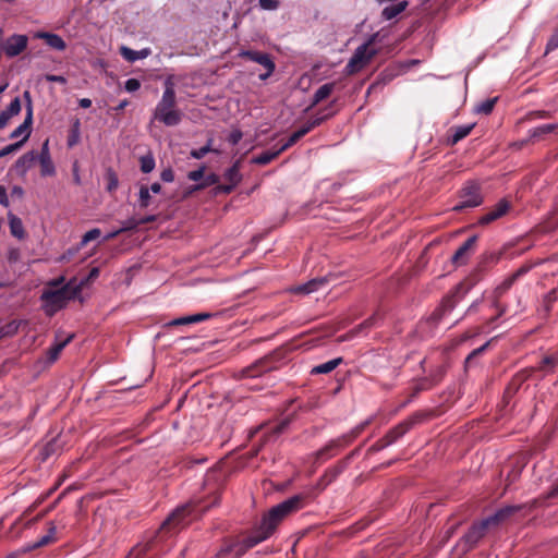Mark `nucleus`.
I'll return each instance as SVG.
<instances>
[{
	"label": "nucleus",
	"instance_id": "c9c22d12",
	"mask_svg": "<svg viewBox=\"0 0 558 558\" xmlns=\"http://www.w3.org/2000/svg\"><path fill=\"white\" fill-rule=\"evenodd\" d=\"M267 372V368L263 366V363H255L246 368L241 371V377L245 378H255L260 376L263 373Z\"/></svg>",
	"mask_w": 558,
	"mask_h": 558
},
{
	"label": "nucleus",
	"instance_id": "052dcab7",
	"mask_svg": "<svg viewBox=\"0 0 558 558\" xmlns=\"http://www.w3.org/2000/svg\"><path fill=\"white\" fill-rule=\"evenodd\" d=\"M359 335L360 333L357 332L356 328L354 327L351 330H349L348 332H345L344 335L340 336L338 338V341L339 342L349 341V340H352L353 338H355Z\"/></svg>",
	"mask_w": 558,
	"mask_h": 558
},
{
	"label": "nucleus",
	"instance_id": "f3484780",
	"mask_svg": "<svg viewBox=\"0 0 558 558\" xmlns=\"http://www.w3.org/2000/svg\"><path fill=\"white\" fill-rule=\"evenodd\" d=\"M476 241L477 235H472L469 239H466L452 255L451 263L456 266L465 265L470 259L471 252L473 251Z\"/></svg>",
	"mask_w": 558,
	"mask_h": 558
},
{
	"label": "nucleus",
	"instance_id": "79ce46f5",
	"mask_svg": "<svg viewBox=\"0 0 558 558\" xmlns=\"http://www.w3.org/2000/svg\"><path fill=\"white\" fill-rule=\"evenodd\" d=\"M106 179H107V191L108 192L116 191L119 185V179H118L117 173L111 168H109L107 170Z\"/></svg>",
	"mask_w": 558,
	"mask_h": 558
},
{
	"label": "nucleus",
	"instance_id": "7c9ffc66",
	"mask_svg": "<svg viewBox=\"0 0 558 558\" xmlns=\"http://www.w3.org/2000/svg\"><path fill=\"white\" fill-rule=\"evenodd\" d=\"M474 126L475 123L451 126L449 130L451 134L448 135L446 140H463L471 133Z\"/></svg>",
	"mask_w": 558,
	"mask_h": 558
},
{
	"label": "nucleus",
	"instance_id": "f8f14e48",
	"mask_svg": "<svg viewBox=\"0 0 558 558\" xmlns=\"http://www.w3.org/2000/svg\"><path fill=\"white\" fill-rule=\"evenodd\" d=\"M223 179L227 181L226 184H218L214 187V194H230L241 182L242 174L240 172V160L233 162L231 167H229L223 172Z\"/></svg>",
	"mask_w": 558,
	"mask_h": 558
},
{
	"label": "nucleus",
	"instance_id": "dca6fc26",
	"mask_svg": "<svg viewBox=\"0 0 558 558\" xmlns=\"http://www.w3.org/2000/svg\"><path fill=\"white\" fill-rule=\"evenodd\" d=\"M510 207H511V205H510L509 201H507L506 198L499 199L498 203L487 214H485L478 218L476 225L477 226L489 225L490 222L505 216L509 211Z\"/></svg>",
	"mask_w": 558,
	"mask_h": 558
},
{
	"label": "nucleus",
	"instance_id": "0e129e2a",
	"mask_svg": "<svg viewBox=\"0 0 558 558\" xmlns=\"http://www.w3.org/2000/svg\"><path fill=\"white\" fill-rule=\"evenodd\" d=\"M489 343H490V342H489V341H487V342H485L483 345H481L480 348H477V349L473 350V351L469 354V356H468V359H466V360L469 361V360L473 359L474 356H476V355H478V354H482V353H483V352L488 348Z\"/></svg>",
	"mask_w": 558,
	"mask_h": 558
},
{
	"label": "nucleus",
	"instance_id": "a878e982",
	"mask_svg": "<svg viewBox=\"0 0 558 558\" xmlns=\"http://www.w3.org/2000/svg\"><path fill=\"white\" fill-rule=\"evenodd\" d=\"M62 451V444L59 437L51 438L40 450L41 460L46 461L50 457Z\"/></svg>",
	"mask_w": 558,
	"mask_h": 558
},
{
	"label": "nucleus",
	"instance_id": "2eb2a0df",
	"mask_svg": "<svg viewBox=\"0 0 558 558\" xmlns=\"http://www.w3.org/2000/svg\"><path fill=\"white\" fill-rule=\"evenodd\" d=\"M28 37L24 34H13L2 43V50L8 58H14L26 50Z\"/></svg>",
	"mask_w": 558,
	"mask_h": 558
},
{
	"label": "nucleus",
	"instance_id": "1a4fd4ad",
	"mask_svg": "<svg viewBox=\"0 0 558 558\" xmlns=\"http://www.w3.org/2000/svg\"><path fill=\"white\" fill-rule=\"evenodd\" d=\"M372 41L373 38L362 44L354 50L352 57L350 58L348 64L345 65V72L348 74H354L360 72L371 62L373 57L376 54V50L369 48Z\"/></svg>",
	"mask_w": 558,
	"mask_h": 558
},
{
	"label": "nucleus",
	"instance_id": "39448f33",
	"mask_svg": "<svg viewBox=\"0 0 558 558\" xmlns=\"http://www.w3.org/2000/svg\"><path fill=\"white\" fill-rule=\"evenodd\" d=\"M181 119L182 113L175 109L174 84L170 78H167L161 99L154 110V120L167 126H175L181 122Z\"/></svg>",
	"mask_w": 558,
	"mask_h": 558
},
{
	"label": "nucleus",
	"instance_id": "09e8293b",
	"mask_svg": "<svg viewBox=\"0 0 558 558\" xmlns=\"http://www.w3.org/2000/svg\"><path fill=\"white\" fill-rule=\"evenodd\" d=\"M557 48H558V27L555 29L553 35L549 37V39L546 44L545 52L549 53L550 51H554Z\"/></svg>",
	"mask_w": 558,
	"mask_h": 558
},
{
	"label": "nucleus",
	"instance_id": "4d7b16f0",
	"mask_svg": "<svg viewBox=\"0 0 558 558\" xmlns=\"http://www.w3.org/2000/svg\"><path fill=\"white\" fill-rule=\"evenodd\" d=\"M160 179L161 181L166 182V183H171L174 181V172L173 170L168 167L166 169H163L160 173Z\"/></svg>",
	"mask_w": 558,
	"mask_h": 558
},
{
	"label": "nucleus",
	"instance_id": "f03ea898",
	"mask_svg": "<svg viewBox=\"0 0 558 558\" xmlns=\"http://www.w3.org/2000/svg\"><path fill=\"white\" fill-rule=\"evenodd\" d=\"M521 509V505L506 506L495 511V513L474 522L457 543L456 549L459 550L461 555L466 554L486 535L488 529L499 525Z\"/></svg>",
	"mask_w": 558,
	"mask_h": 558
},
{
	"label": "nucleus",
	"instance_id": "c03bdc74",
	"mask_svg": "<svg viewBox=\"0 0 558 558\" xmlns=\"http://www.w3.org/2000/svg\"><path fill=\"white\" fill-rule=\"evenodd\" d=\"M101 235V231L98 228H94L89 231H87L80 242L78 248L85 246L88 242L98 239Z\"/></svg>",
	"mask_w": 558,
	"mask_h": 558
},
{
	"label": "nucleus",
	"instance_id": "a18cd8bd",
	"mask_svg": "<svg viewBox=\"0 0 558 558\" xmlns=\"http://www.w3.org/2000/svg\"><path fill=\"white\" fill-rule=\"evenodd\" d=\"M289 425H290V420L283 418L278 424L271 426L269 428V432L272 434L274 437H278L279 435H281L282 433H284L287 430Z\"/></svg>",
	"mask_w": 558,
	"mask_h": 558
},
{
	"label": "nucleus",
	"instance_id": "5701e85b",
	"mask_svg": "<svg viewBox=\"0 0 558 558\" xmlns=\"http://www.w3.org/2000/svg\"><path fill=\"white\" fill-rule=\"evenodd\" d=\"M150 53H151L150 48H143L141 50H134L126 46L120 47V54L122 56V58L124 60H126L128 62H131V63H133L137 60L145 59V58L149 57Z\"/></svg>",
	"mask_w": 558,
	"mask_h": 558
},
{
	"label": "nucleus",
	"instance_id": "864d4df0",
	"mask_svg": "<svg viewBox=\"0 0 558 558\" xmlns=\"http://www.w3.org/2000/svg\"><path fill=\"white\" fill-rule=\"evenodd\" d=\"M210 143L211 142H207V145H205L198 149H193L190 155L195 159L203 158L208 151L211 150Z\"/></svg>",
	"mask_w": 558,
	"mask_h": 558
},
{
	"label": "nucleus",
	"instance_id": "393cba45",
	"mask_svg": "<svg viewBox=\"0 0 558 558\" xmlns=\"http://www.w3.org/2000/svg\"><path fill=\"white\" fill-rule=\"evenodd\" d=\"M211 317L210 313H197L194 315L183 316L174 318L166 324V326H183L190 324L201 323Z\"/></svg>",
	"mask_w": 558,
	"mask_h": 558
},
{
	"label": "nucleus",
	"instance_id": "9b49d317",
	"mask_svg": "<svg viewBox=\"0 0 558 558\" xmlns=\"http://www.w3.org/2000/svg\"><path fill=\"white\" fill-rule=\"evenodd\" d=\"M461 288L462 284L456 286L453 290L442 299L440 305L430 315V319L434 323L441 322L456 308V306L460 302L458 294L460 293Z\"/></svg>",
	"mask_w": 558,
	"mask_h": 558
},
{
	"label": "nucleus",
	"instance_id": "c85d7f7f",
	"mask_svg": "<svg viewBox=\"0 0 558 558\" xmlns=\"http://www.w3.org/2000/svg\"><path fill=\"white\" fill-rule=\"evenodd\" d=\"M343 359L342 357H336L330 361H327L325 363L318 364L314 366L311 371V374L318 375V374H328L336 369L341 363Z\"/></svg>",
	"mask_w": 558,
	"mask_h": 558
},
{
	"label": "nucleus",
	"instance_id": "bf43d9fd",
	"mask_svg": "<svg viewBox=\"0 0 558 558\" xmlns=\"http://www.w3.org/2000/svg\"><path fill=\"white\" fill-rule=\"evenodd\" d=\"M45 78L50 83L66 84V78L63 75L46 74Z\"/></svg>",
	"mask_w": 558,
	"mask_h": 558
},
{
	"label": "nucleus",
	"instance_id": "ea45409f",
	"mask_svg": "<svg viewBox=\"0 0 558 558\" xmlns=\"http://www.w3.org/2000/svg\"><path fill=\"white\" fill-rule=\"evenodd\" d=\"M150 201H151V196H150L148 186L142 185L138 190V199H137L138 206L141 208H146L149 206Z\"/></svg>",
	"mask_w": 558,
	"mask_h": 558
},
{
	"label": "nucleus",
	"instance_id": "a211bd4d",
	"mask_svg": "<svg viewBox=\"0 0 558 558\" xmlns=\"http://www.w3.org/2000/svg\"><path fill=\"white\" fill-rule=\"evenodd\" d=\"M49 142H44L40 153L37 154V160L40 165V174L43 177H51L56 173L54 165L51 160L49 151Z\"/></svg>",
	"mask_w": 558,
	"mask_h": 558
},
{
	"label": "nucleus",
	"instance_id": "2f4dec72",
	"mask_svg": "<svg viewBox=\"0 0 558 558\" xmlns=\"http://www.w3.org/2000/svg\"><path fill=\"white\" fill-rule=\"evenodd\" d=\"M558 129L556 123H543L530 130L531 140H536L546 134L555 133Z\"/></svg>",
	"mask_w": 558,
	"mask_h": 558
},
{
	"label": "nucleus",
	"instance_id": "e2e57ef3",
	"mask_svg": "<svg viewBox=\"0 0 558 558\" xmlns=\"http://www.w3.org/2000/svg\"><path fill=\"white\" fill-rule=\"evenodd\" d=\"M530 270L529 266H522L519 269H517L512 275H510L511 278H513V281L515 282L520 277L527 274Z\"/></svg>",
	"mask_w": 558,
	"mask_h": 558
},
{
	"label": "nucleus",
	"instance_id": "4468645a",
	"mask_svg": "<svg viewBox=\"0 0 558 558\" xmlns=\"http://www.w3.org/2000/svg\"><path fill=\"white\" fill-rule=\"evenodd\" d=\"M422 414L416 413L408 417L407 420L400 422L398 425H396L395 427L387 432V434L384 436L385 439L391 446L401 437H403L410 429H412L414 425L422 420Z\"/></svg>",
	"mask_w": 558,
	"mask_h": 558
},
{
	"label": "nucleus",
	"instance_id": "6e6552de",
	"mask_svg": "<svg viewBox=\"0 0 558 558\" xmlns=\"http://www.w3.org/2000/svg\"><path fill=\"white\" fill-rule=\"evenodd\" d=\"M484 197L477 182H466L459 192V202L452 207L454 211H462L466 208H474L482 205Z\"/></svg>",
	"mask_w": 558,
	"mask_h": 558
},
{
	"label": "nucleus",
	"instance_id": "58836bf2",
	"mask_svg": "<svg viewBox=\"0 0 558 558\" xmlns=\"http://www.w3.org/2000/svg\"><path fill=\"white\" fill-rule=\"evenodd\" d=\"M141 171L143 173H150L156 166L155 158L151 153H148L140 158Z\"/></svg>",
	"mask_w": 558,
	"mask_h": 558
},
{
	"label": "nucleus",
	"instance_id": "774afa93",
	"mask_svg": "<svg viewBox=\"0 0 558 558\" xmlns=\"http://www.w3.org/2000/svg\"><path fill=\"white\" fill-rule=\"evenodd\" d=\"M481 302H482V299L475 300V301H474V302H473V303L468 307V310H466V312H465V315H466V314H471V313L476 312V311H477V308H478V306H480V304H481Z\"/></svg>",
	"mask_w": 558,
	"mask_h": 558
},
{
	"label": "nucleus",
	"instance_id": "423d86ee",
	"mask_svg": "<svg viewBox=\"0 0 558 558\" xmlns=\"http://www.w3.org/2000/svg\"><path fill=\"white\" fill-rule=\"evenodd\" d=\"M372 417L366 418L351 430L341 436L329 440L322 449L316 452L317 459L327 460L333 457L341 449L350 445L364 429L372 423Z\"/></svg>",
	"mask_w": 558,
	"mask_h": 558
},
{
	"label": "nucleus",
	"instance_id": "6ab92c4d",
	"mask_svg": "<svg viewBox=\"0 0 558 558\" xmlns=\"http://www.w3.org/2000/svg\"><path fill=\"white\" fill-rule=\"evenodd\" d=\"M327 282H328L327 277L314 278V279L308 280L305 283H302V284L291 288L290 292L294 293V294L308 295V294L316 292V291L320 290L322 288H324L327 284Z\"/></svg>",
	"mask_w": 558,
	"mask_h": 558
},
{
	"label": "nucleus",
	"instance_id": "473e14b6",
	"mask_svg": "<svg viewBox=\"0 0 558 558\" xmlns=\"http://www.w3.org/2000/svg\"><path fill=\"white\" fill-rule=\"evenodd\" d=\"M335 83H326L318 87V89L314 93L313 102L318 104L325 99H327L335 89Z\"/></svg>",
	"mask_w": 558,
	"mask_h": 558
},
{
	"label": "nucleus",
	"instance_id": "49530a36",
	"mask_svg": "<svg viewBox=\"0 0 558 558\" xmlns=\"http://www.w3.org/2000/svg\"><path fill=\"white\" fill-rule=\"evenodd\" d=\"M205 170H206V166L202 165L197 169L187 172V179L199 183L203 179Z\"/></svg>",
	"mask_w": 558,
	"mask_h": 558
},
{
	"label": "nucleus",
	"instance_id": "4be33fe9",
	"mask_svg": "<svg viewBox=\"0 0 558 558\" xmlns=\"http://www.w3.org/2000/svg\"><path fill=\"white\" fill-rule=\"evenodd\" d=\"M21 108L20 97L13 98L9 106L0 112V129H3L12 117L19 114Z\"/></svg>",
	"mask_w": 558,
	"mask_h": 558
},
{
	"label": "nucleus",
	"instance_id": "aec40b11",
	"mask_svg": "<svg viewBox=\"0 0 558 558\" xmlns=\"http://www.w3.org/2000/svg\"><path fill=\"white\" fill-rule=\"evenodd\" d=\"M295 142H284V144L281 145L279 148L265 150V151L254 156L252 158L251 162L256 163V165H267L272 159H275L281 151L286 150L288 147H290Z\"/></svg>",
	"mask_w": 558,
	"mask_h": 558
},
{
	"label": "nucleus",
	"instance_id": "603ef678",
	"mask_svg": "<svg viewBox=\"0 0 558 558\" xmlns=\"http://www.w3.org/2000/svg\"><path fill=\"white\" fill-rule=\"evenodd\" d=\"M124 88L129 93L137 92L141 88V82L137 78H128L124 83Z\"/></svg>",
	"mask_w": 558,
	"mask_h": 558
},
{
	"label": "nucleus",
	"instance_id": "69168bd1",
	"mask_svg": "<svg viewBox=\"0 0 558 558\" xmlns=\"http://www.w3.org/2000/svg\"><path fill=\"white\" fill-rule=\"evenodd\" d=\"M0 204L4 207L9 206L7 190L3 185H0Z\"/></svg>",
	"mask_w": 558,
	"mask_h": 558
},
{
	"label": "nucleus",
	"instance_id": "c756f323",
	"mask_svg": "<svg viewBox=\"0 0 558 558\" xmlns=\"http://www.w3.org/2000/svg\"><path fill=\"white\" fill-rule=\"evenodd\" d=\"M9 227L11 234L19 240L25 238V230L22 220L13 214H9Z\"/></svg>",
	"mask_w": 558,
	"mask_h": 558
},
{
	"label": "nucleus",
	"instance_id": "4c0bfd02",
	"mask_svg": "<svg viewBox=\"0 0 558 558\" xmlns=\"http://www.w3.org/2000/svg\"><path fill=\"white\" fill-rule=\"evenodd\" d=\"M344 466H336L330 470H328L319 480V485L323 487H326L328 484H330L332 481H335L338 475L343 471Z\"/></svg>",
	"mask_w": 558,
	"mask_h": 558
},
{
	"label": "nucleus",
	"instance_id": "cd10ccee",
	"mask_svg": "<svg viewBox=\"0 0 558 558\" xmlns=\"http://www.w3.org/2000/svg\"><path fill=\"white\" fill-rule=\"evenodd\" d=\"M36 160L37 154L34 150L28 151L16 160L15 169L17 172L24 174L27 170L32 168Z\"/></svg>",
	"mask_w": 558,
	"mask_h": 558
},
{
	"label": "nucleus",
	"instance_id": "bb28decb",
	"mask_svg": "<svg viewBox=\"0 0 558 558\" xmlns=\"http://www.w3.org/2000/svg\"><path fill=\"white\" fill-rule=\"evenodd\" d=\"M408 4L405 0L389 4L383 9L381 17L386 21L395 19L407 9Z\"/></svg>",
	"mask_w": 558,
	"mask_h": 558
},
{
	"label": "nucleus",
	"instance_id": "8fccbe9b",
	"mask_svg": "<svg viewBox=\"0 0 558 558\" xmlns=\"http://www.w3.org/2000/svg\"><path fill=\"white\" fill-rule=\"evenodd\" d=\"M24 144H25V142H14V143L5 146L4 148L0 149V158L10 153L21 149Z\"/></svg>",
	"mask_w": 558,
	"mask_h": 558
},
{
	"label": "nucleus",
	"instance_id": "7ed1b4c3",
	"mask_svg": "<svg viewBox=\"0 0 558 558\" xmlns=\"http://www.w3.org/2000/svg\"><path fill=\"white\" fill-rule=\"evenodd\" d=\"M84 281L77 282L75 278L70 279L59 289H45L40 295L41 308L48 317H52L63 310L71 300L76 299L83 289Z\"/></svg>",
	"mask_w": 558,
	"mask_h": 558
},
{
	"label": "nucleus",
	"instance_id": "a19ab883",
	"mask_svg": "<svg viewBox=\"0 0 558 558\" xmlns=\"http://www.w3.org/2000/svg\"><path fill=\"white\" fill-rule=\"evenodd\" d=\"M220 178L216 173H209L207 175H203V179L199 183H196V189H206L213 185H216L219 182Z\"/></svg>",
	"mask_w": 558,
	"mask_h": 558
},
{
	"label": "nucleus",
	"instance_id": "338daca9",
	"mask_svg": "<svg viewBox=\"0 0 558 558\" xmlns=\"http://www.w3.org/2000/svg\"><path fill=\"white\" fill-rule=\"evenodd\" d=\"M98 276H99V269L97 267H94L90 269L88 276L85 279H83L82 281H84V284H85L87 281L93 280V279L97 278Z\"/></svg>",
	"mask_w": 558,
	"mask_h": 558
},
{
	"label": "nucleus",
	"instance_id": "72a5a7b5",
	"mask_svg": "<svg viewBox=\"0 0 558 558\" xmlns=\"http://www.w3.org/2000/svg\"><path fill=\"white\" fill-rule=\"evenodd\" d=\"M381 317L378 313H375L364 322L355 326L359 333H366L369 329L378 327Z\"/></svg>",
	"mask_w": 558,
	"mask_h": 558
},
{
	"label": "nucleus",
	"instance_id": "f704fd0d",
	"mask_svg": "<svg viewBox=\"0 0 558 558\" xmlns=\"http://www.w3.org/2000/svg\"><path fill=\"white\" fill-rule=\"evenodd\" d=\"M56 532H57V527L52 523H50V526H49L47 533L45 535L40 536L33 545L28 546L27 549L28 550L35 549V548L48 545L49 543H51L53 541Z\"/></svg>",
	"mask_w": 558,
	"mask_h": 558
},
{
	"label": "nucleus",
	"instance_id": "e433bc0d",
	"mask_svg": "<svg viewBox=\"0 0 558 558\" xmlns=\"http://www.w3.org/2000/svg\"><path fill=\"white\" fill-rule=\"evenodd\" d=\"M498 100V97L487 98L474 107V111L481 114H489Z\"/></svg>",
	"mask_w": 558,
	"mask_h": 558
},
{
	"label": "nucleus",
	"instance_id": "ddd939ff",
	"mask_svg": "<svg viewBox=\"0 0 558 558\" xmlns=\"http://www.w3.org/2000/svg\"><path fill=\"white\" fill-rule=\"evenodd\" d=\"M23 98L26 101V117L10 135V140H14L16 137L23 136L22 140H28L31 134V126L33 123V102H32V96L29 90H25L23 93Z\"/></svg>",
	"mask_w": 558,
	"mask_h": 558
},
{
	"label": "nucleus",
	"instance_id": "20e7f679",
	"mask_svg": "<svg viewBox=\"0 0 558 558\" xmlns=\"http://www.w3.org/2000/svg\"><path fill=\"white\" fill-rule=\"evenodd\" d=\"M303 507V496L294 495L282 502L274 506L270 510L264 514L259 525L256 527L262 536H265V541L275 532L278 524L287 515L299 511Z\"/></svg>",
	"mask_w": 558,
	"mask_h": 558
},
{
	"label": "nucleus",
	"instance_id": "f257e3e1",
	"mask_svg": "<svg viewBox=\"0 0 558 558\" xmlns=\"http://www.w3.org/2000/svg\"><path fill=\"white\" fill-rule=\"evenodd\" d=\"M186 508L177 509L162 523L156 535L147 542L135 545L129 553L128 558H159L165 550L161 542L167 535H172L177 529L186 524L184 514Z\"/></svg>",
	"mask_w": 558,
	"mask_h": 558
},
{
	"label": "nucleus",
	"instance_id": "de8ad7c7",
	"mask_svg": "<svg viewBox=\"0 0 558 558\" xmlns=\"http://www.w3.org/2000/svg\"><path fill=\"white\" fill-rule=\"evenodd\" d=\"M258 4L262 10L265 11H275L279 8V0H258Z\"/></svg>",
	"mask_w": 558,
	"mask_h": 558
},
{
	"label": "nucleus",
	"instance_id": "9d476101",
	"mask_svg": "<svg viewBox=\"0 0 558 558\" xmlns=\"http://www.w3.org/2000/svg\"><path fill=\"white\" fill-rule=\"evenodd\" d=\"M239 57L250 60L252 62H256L266 69L265 73L259 74L260 81H266L276 70V63L272 60L271 56L267 52L259 50H241L239 52Z\"/></svg>",
	"mask_w": 558,
	"mask_h": 558
},
{
	"label": "nucleus",
	"instance_id": "412c9836",
	"mask_svg": "<svg viewBox=\"0 0 558 558\" xmlns=\"http://www.w3.org/2000/svg\"><path fill=\"white\" fill-rule=\"evenodd\" d=\"M73 337L74 335L71 333L68 335L65 338L60 339V333H57L54 343L47 351V362H56L61 351L65 348L68 343L72 341Z\"/></svg>",
	"mask_w": 558,
	"mask_h": 558
},
{
	"label": "nucleus",
	"instance_id": "13d9d810",
	"mask_svg": "<svg viewBox=\"0 0 558 558\" xmlns=\"http://www.w3.org/2000/svg\"><path fill=\"white\" fill-rule=\"evenodd\" d=\"M65 277L64 276H60L58 278H53V279H50L46 286L49 287V288H53L52 290L54 289H59L61 288L63 284H65Z\"/></svg>",
	"mask_w": 558,
	"mask_h": 558
},
{
	"label": "nucleus",
	"instance_id": "6e6d98bb",
	"mask_svg": "<svg viewBox=\"0 0 558 558\" xmlns=\"http://www.w3.org/2000/svg\"><path fill=\"white\" fill-rule=\"evenodd\" d=\"M138 226L140 225H138L137 219L129 218L122 222V227L120 228V230H122V232H125V231L133 230V229L137 228Z\"/></svg>",
	"mask_w": 558,
	"mask_h": 558
},
{
	"label": "nucleus",
	"instance_id": "0eeeda50",
	"mask_svg": "<svg viewBox=\"0 0 558 558\" xmlns=\"http://www.w3.org/2000/svg\"><path fill=\"white\" fill-rule=\"evenodd\" d=\"M264 541L265 536H262V534L255 527L253 532L245 538L231 543L221 548L220 551L217 554L216 558H240L248 549L253 548L254 546L258 545Z\"/></svg>",
	"mask_w": 558,
	"mask_h": 558
},
{
	"label": "nucleus",
	"instance_id": "b1692460",
	"mask_svg": "<svg viewBox=\"0 0 558 558\" xmlns=\"http://www.w3.org/2000/svg\"><path fill=\"white\" fill-rule=\"evenodd\" d=\"M36 37L39 39H44L49 47L58 51H63L66 48L64 39L58 34L49 32H38L36 34Z\"/></svg>",
	"mask_w": 558,
	"mask_h": 558
},
{
	"label": "nucleus",
	"instance_id": "680f3d73",
	"mask_svg": "<svg viewBox=\"0 0 558 558\" xmlns=\"http://www.w3.org/2000/svg\"><path fill=\"white\" fill-rule=\"evenodd\" d=\"M493 307L498 311V315L494 320H496L498 317L502 316L506 313V307L499 303V298L495 295V300L493 302Z\"/></svg>",
	"mask_w": 558,
	"mask_h": 558
},
{
	"label": "nucleus",
	"instance_id": "5fc2aeb1",
	"mask_svg": "<svg viewBox=\"0 0 558 558\" xmlns=\"http://www.w3.org/2000/svg\"><path fill=\"white\" fill-rule=\"evenodd\" d=\"M390 445L388 444V441L385 439V437H381L380 439H378L376 442H374L371 447H369V451L371 452H378L387 447H389Z\"/></svg>",
	"mask_w": 558,
	"mask_h": 558
},
{
	"label": "nucleus",
	"instance_id": "37998d69",
	"mask_svg": "<svg viewBox=\"0 0 558 558\" xmlns=\"http://www.w3.org/2000/svg\"><path fill=\"white\" fill-rule=\"evenodd\" d=\"M513 278H511L510 276L507 277L500 284L496 287V289L494 290V295H496L497 298L502 296V294L506 293L513 286Z\"/></svg>",
	"mask_w": 558,
	"mask_h": 558
},
{
	"label": "nucleus",
	"instance_id": "3c124183",
	"mask_svg": "<svg viewBox=\"0 0 558 558\" xmlns=\"http://www.w3.org/2000/svg\"><path fill=\"white\" fill-rule=\"evenodd\" d=\"M24 144H25V142H14V143L5 146L4 148L0 149V158L10 153L21 149Z\"/></svg>",
	"mask_w": 558,
	"mask_h": 558
}]
</instances>
